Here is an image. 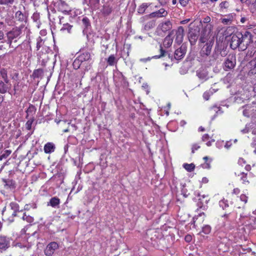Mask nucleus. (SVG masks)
Returning a JSON list of instances; mask_svg holds the SVG:
<instances>
[{"mask_svg": "<svg viewBox=\"0 0 256 256\" xmlns=\"http://www.w3.org/2000/svg\"><path fill=\"white\" fill-rule=\"evenodd\" d=\"M214 37L208 42H207L202 48L200 54L202 58L200 61L204 62V64L207 66H212L214 62L216 60L218 57V54L215 50L212 55L209 56L208 62H206L205 60L208 58V56L210 54L212 46L214 44Z\"/></svg>", "mask_w": 256, "mask_h": 256, "instance_id": "f257e3e1", "label": "nucleus"}, {"mask_svg": "<svg viewBox=\"0 0 256 256\" xmlns=\"http://www.w3.org/2000/svg\"><path fill=\"white\" fill-rule=\"evenodd\" d=\"M212 26L211 24H207L204 26V28L202 32L201 36L200 38V41L202 43H205L208 42L210 40V36H212Z\"/></svg>", "mask_w": 256, "mask_h": 256, "instance_id": "f03ea898", "label": "nucleus"}, {"mask_svg": "<svg viewBox=\"0 0 256 256\" xmlns=\"http://www.w3.org/2000/svg\"><path fill=\"white\" fill-rule=\"evenodd\" d=\"M186 52V46L184 44H182L180 48L176 49L174 53V57L172 54H168V56L172 60H179L182 59Z\"/></svg>", "mask_w": 256, "mask_h": 256, "instance_id": "7ed1b4c3", "label": "nucleus"}, {"mask_svg": "<svg viewBox=\"0 0 256 256\" xmlns=\"http://www.w3.org/2000/svg\"><path fill=\"white\" fill-rule=\"evenodd\" d=\"M168 12L166 10H165V9L162 8L157 11L150 14H149L142 16V21H144V20L154 18H161L166 17L168 16Z\"/></svg>", "mask_w": 256, "mask_h": 256, "instance_id": "20e7f679", "label": "nucleus"}, {"mask_svg": "<svg viewBox=\"0 0 256 256\" xmlns=\"http://www.w3.org/2000/svg\"><path fill=\"white\" fill-rule=\"evenodd\" d=\"M230 36V46L232 49L235 50L241 44L240 38H242L241 32H237L232 34Z\"/></svg>", "mask_w": 256, "mask_h": 256, "instance_id": "39448f33", "label": "nucleus"}, {"mask_svg": "<svg viewBox=\"0 0 256 256\" xmlns=\"http://www.w3.org/2000/svg\"><path fill=\"white\" fill-rule=\"evenodd\" d=\"M59 248L58 244L55 242L49 243L44 250V253L46 256H52L54 252Z\"/></svg>", "mask_w": 256, "mask_h": 256, "instance_id": "423d86ee", "label": "nucleus"}, {"mask_svg": "<svg viewBox=\"0 0 256 256\" xmlns=\"http://www.w3.org/2000/svg\"><path fill=\"white\" fill-rule=\"evenodd\" d=\"M142 17L140 18V22L142 24L144 29L145 30H150L154 28L156 24V22L154 20H151V18L142 20Z\"/></svg>", "mask_w": 256, "mask_h": 256, "instance_id": "0eeeda50", "label": "nucleus"}, {"mask_svg": "<svg viewBox=\"0 0 256 256\" xmlns=\"http://www.w3.org/2000/svg\"><path fill=\"white\" fill-rule=\"evenodd\" d=\"M10 246V239L5 236H0V252L6 250Z\"/></svg>", "mask_w": 256, "mask_h": 256, "instance_id": "6e6552de", "label": "nucleus"}, {"mask_svg": "<svg viewBox=\"0 0 256 256\" xmlns=\"http://www.w3.org/2000/svg\"><path fill=\"white\" fill-rule=\"evenodd\" d=\"M21 34L20 30L18 28L13 29L12 30L7 33L8 43L10 45L12 44V40L18 37Z\"/></svg>", "mask_w": 256, "mask_h": 256, "instance_id": "1a4fd4ad", "label": "nucleus"}, {"mask_svg": "<svg viewBox=\"0 0 256 256\" xmlns=\"http://www.w3.org/2000/svg\"><path fill=\"white\" fill-rule=\"evenodd\" d=\"M175 42L178 44H180L184 39V29L182 26H179L176 32Z\"/></svg>", "mask_w": 256, "mask_h": 256, "instance_id": "9d476101", "label": "nucleus"}, {"mask_svg": "<svg viewBox=\"0 0 256 256\" xmlns=\"http://www.w3.org/2000/svg\"><path fill=\"white\" fill-rule=\"evenodd\" d=\"M196 73L197 76L202 82L206 81L208 78V72L205 68H200L196 70Z\"/></svg>", "mask_w": 256, "mask_h": 256, "instance_id": "9b49d317", "label": "nucleus"}, {"mask_svg": "<svg viewBox=\"0 0 256 256\" xmlns=\"http://www.w3.org/2000/svg\"><path fill=\"white\" fill-rule=\"evenodd\" d=\"M172 28V24L170 20H166L164 22L160 23L158 26V29L162 30L163 32H166L170 30Z\"/></svg>", "mask_w": 256, "mask_h": 256, "instance_id": "f8f14e48", "label": "nucleus"}, {"mask_svg": "<svg viewBox=\"0 0 256 256\" xmlns=\"http://www.w3.org/2000/svg\"><path fill=\"white\" fill-rule=\"evenodd\" d=\"M241 36H242V38H240L241 44L246 43V44L248 45L252 42V35L250 32L246 31L244 34L241 32Z\"/></svg>", "mask_w": 256, "mask_h": 256, "instance_id": "ddd939ff", "label": "nucleus"}, {"mask_svg": "<svg viewBox=\"0 0 256 256\" xmlns=\"http://www.w3.org/2000/svg\"><path fill=\"white\" fill-rule=\"evenodd\" d=\"M11 86L12 84L10 81H8L7 83L4 80H0V93L4 94L7 92L11 88Z\"/></svg>", "mask_w": 256, "mask_h": 256, "instance_id": "4468645a", "label": "nucleus"}, {"mask_svg": "<svg viewBox=\"0 0 256 256\" xmlns=\"http://www.w3.org/2000/svg\"><path fill=\"white\" fill-rule=\"evenodd\" d=\"M113 10V6L112 4L110 1H108L103 6L102 12V14L104 16H108L110 15Z\"/></svg>", "mask_w": 256, "mask_h": 256, "instance_id": "2eb2a0df", "label": "nucleus"}, {"mask_svg": "<svg viewBox=\"0 0 256 256\" xmlns=\"http://www.w3.org/2000/svg\"><path fill=\"white\" fill-rule=\"evenodd\" d=\"M172 32H170L164 39L163 45L166 48H170L173 42Z\"/></svg>", "mask_w": 256, "mask_h": 256, "instance_id": "dca6fc26", "label": "nucleus"}, {"mask_svg": "<svg viewBox=\"0 0 256 256\" xmlns=\"http://www.w3.org/2000/svg\"><path fill=\"white\" fill-rule=\"evenodd\" d=\"M56 149L55 144L53 142H47L44 146V150L46 154H51L54 152Z\"/></svg>", "mask_w": 256, "mask_h": 256, "instance_id": "f3484780", "label": "nucleus"}, {"mask_svg": "<svg viewBox=\"0 0 256 256\" xmlns=\"http://www.w3.org/2000/svg\"><path fill=\"white\" fill-rule=\"evenodd\" d=\"M60 204V200L56 196H54L51 198L50 201L47 203L48 206H51L54 208H58Z\"/></svg>", "mask_w": 256, "mask_h": 256, "instance_id": "a211bd4d", "label": "nucleus"}, {"mask_svg": "<svg viewBox=\"0 0 256 256\" xmlns=\"http://www.w3.org/2000/svg\"><path fill=\"white\" fill-rule=\"evenodd\" d=\"M78 58L82 62L89 61L91 59L90 54L88 52H84L80 54Z\"/></svg>", "mask_w": 256, "mask_h": 256, "instance_id": "6ab92c4d", "label": "nucleus"}, {"mask_svg": "<svg viewBox=\"0 0 256 256\" xmlns=\"http://www.w3.org/2000/svg\"><path fill=\"white\" fill-rule=\"evenodd\" d=\"M152 4L151 3L144 2L138 8L137 12L142 14L145 12L146 10Z\"/></svg>", "mask_w": 256, "mask_h": 256, "instance_id": "aec40b11", "label": "nucleus"}, {"mask_svg": "<svg viewBox=\"0 0 256 256\" xmlns=\"http://www.w3.org/2000/svg\"><path fill=\"white\" fill-rule=\"evenodd\" d=\"M209 201L208 196L202 195V198H200L198 199V206L200 208H202L204 204H207Z\"/></svg>", "mask_w": 256, "mask_h": 256, "instance_id": "412c9836", "label": "nucleus"}, {"mask_svg": "<svg viewBox=\"0 0 256 256\" xmlns=\"http://www.w3.org/2000/svg\"><path fill=\"white\" fill-rule=\"evenodd\" d=\"M106 61L109 66H113L117 64L118 59L114 54H111L107 58Z\"/></svg>", "mask_w": 256, "mask_h": 256, "instance_id": "4be33fe9", "label": "nucleus"}, {"mask_svg": "<svg viewBox=\"0 0 256 256\" xmlns=\"http://www.w3.org/2000/svg\"><path fill=\"white\" fill-rule=\"evenodd\" d=\"M235 66V63L230 59H227L224 62V70H229L233 68Z\"/></svg>", "mask_w": 256, "mask_h": 256, "instance_id": "5701e85b", "label": "nucleus"}, {"mask_svg": "<svg viewBox=\"0 0 256 256\" xmlns=\"http://www.w3.org/2000/svg\"><path fill=\"white\" fill-rule=\"evenodd\" d=\"M210 113L211 114L214 113V117H215L216 114L222 113V112L220 111V107L214 106L210 108Z\"/></svg>", "mask_w": 256, "mask_h": 256, "instance_id": "b1692460", "label": "nucleus"}, {"mask_svg": "<svg viewBox=\"0 0 256 256\" xmlns=\"http://www.w3.org/2000/svg\"><path fill=\"white\" fill-rule=\"evenodd\" d=\"M198 38V34L195 33H190L189 40L191 44H194Z\"/></svg>", "mask_w": 256, "mask_h": 256, "instance_id": "393cba45", "label": "nucleus"}, {"mask_svg": "<svg viewBox=\"0 0 256 256\" xmlns=\"http://www.w3.org/2000/svg\"><path fill=\"white\" fill-rule=\"evenodd\" d=\"M0 75H1V76H2V78L4 80V82L8 83V82L10 81V80H9L8 78V72H7V70L6 69H4V68L1 69L0 70Z\"/></svg>", "mask_w": 256, "mask_h": 256, "instance_id": "a878e982", "label": "nucleus"}, {"mask_svg": "<svg viewBox=\"0 0 256 256\" xmlns=\"http://www.w3.org/2000/svg\"><path fill=\"white\" fill-rule=\"evenodd\" d=\"M15 16L17 20L21 22L24 21L25 20V16L24 14L20 10L16 12Z\"/></svg>", "mask_w": 256, "mask_h": 256, "instance_id": "bb28decb", "label": "nucleus"}, {"mask_svg": "<svg viewBox=\"0 0 256 256\" xmlns=\"http://www.w3.org/2000/svg\"><path fill=\"white\" fill-rule=\"evenodd\" d=\"M211 232V227L209 225H205L202 228V232H200L198 234L202 235V233H204L206 234H209Z\"/></svg>", "mask_w": 256, "mask_h": 256, "instance_id": "cd10ccee", "label": "nucleus"}, {"mask_svg": "<svg viewBox=\"0 0 256 256\" xmlns=\"http://www.w3.org/2000/svg\"><path fill=\"white\" fill-rule=\"evenodd\" d=\"M238 176H240V180H242V183L244 184H248L249 182L247 180V174L244 172H242L238 174Z\"/></svg>", "mask_w": 256, "mask_h": 256, "instance_id": "c85d7f7f", "label": "nucleus"}, {"mask_svg": "<svg viewBox=\"0 0 256 256\" xmlns=\"http://www.w3.org/2000/svg\"><path fill=\"white\" fill-rule=\"evenodd\" d=\"M12 153V150H5L1 152L0 155V160H2L4 158H6L10 154Z\"/></svg>", "mask_w": 256, "mask_h": 256, "instance_id": "c756f323", "label": "nucleus"}, {"mask_svg": "<svg viewBox=\"0 0 256 256\" xmlns=\"http://www.w3.org/2000/svg\"><path fill=\"white\" fill-rule=\"evenodd\" d=\"M82 62L79 60V58L77 57L73 62L72 66L74 69H78L80 66L82 64Z\"/></svg>", "mask_w": 256, "mask_h": 256, "instance_id": "7c9ffc66", "label": "nucleus"}, {"mask_svg": "<svg viewBox=\"0 0 256 256\" xmlns=\"http://www.w3.org/2000/svg\"><path fill=\"white\" fill-rule=\"evenodd\" d=\"M183 166L187 171L189 172L193 171L195 168V166L193 164H183Z\"/></svg>", "mask_w": 256, "mask_h": 256, "instance_id": "2f4dec72", "label": "nucleus"}, {"mask_svg": "<svg viewBox=\"0 0 256 256\" xmlns=\"http://www.w3.org/2000/svg\"><path fill=\"white\" fill-rule=\"evenodd\" d=\"M22 218L28 223H31L34 221V218L29 215H26V213H24Z\"/></svg>", "mask_w": 256, "mask_h": 256, "instance_id": "473e14b6", "label": "nucleus"}, {"mask_svg": "<svg viewBox=\"0 0 256 256\" xmlns=\"http://www.w3.org/2000/svg\"><path fill=\"white\" fill-rule=\"evenodd\" d=\"M14 2V0H0V5L11 6Z\"/></svg>", "mask_w": 256, "mask_h": 256, "instance_id": "72a5a7b5", "label": "nucleus"}, {"mask_svg": "<svg viewBox=\"0 0 256 256\" xmlns=\"http://www.w3.org/2000/svg\"><path fill=\"white\" fill-rule=\"evenodd\" d=\"M44 44V42L40 36H38L36 39V50H38L42 47V46Z\"/></svg>", "mask_w": 256, "mask_h": 256, "instance_id": "f704fd0d", "label": "nucleus"}, {"mask_svg": "<svg viewBox=\"0 0 256 256\" xmlns=\"http://www.w3.org/2000/svg\"><path fill=\"white\" fill-rule=\"evenodd\" d=\"M10 207L14 211L19 210V205L16 202H12L10 204Z\"/></svg>", "mask_w": 256, "mask_h": 256, "instance_id": "c9c22d12", "label": "nucleus"}, {"mask_svg": "<svg viewBox=\"0 0 256 256\" xmlns=\"http://www.w3.org/2000/svg\"><path fill=\"white\" fill-rule=\"evenodd\" d=\"M219 204L220 207H222L223 209L226 208L228 206V200L224 199H223L220 201Z\"/></svg>", "mask_w": 256, "mask_h": 256, "instance_id": "e433bc0d", "label": "nucleus"}, {"mask_svg": "<svg viewBox=\"0 0 256 256\" xmlns=\"http://www.w3.org/2000/svg\"><path fill=\"white\" fill-rule=\"evenodd\" d=\"M4 23L0 22V40H2L4 38V34L2 29L4 28Z\"/></svg>", "mask_w": 256, "mask_h": 256, "instance_id": "4c0bfd02", "label": "nucleus"}, {"mask_svg": "<svg viewBox=\"0 0 256 256\" xmlns=\"http://www.w3.org/2000/svg\"><path fill=\"white\" fill-rule=\"evenodd\" d=\"M160 54L158 56H154L156 58H160L161 57L164 56H166V54H167V52L164 50H163L162 46H160Z\"/></svg>", "mask_w": 256, "mask_h": 256, "instance_id": "58836bf2", "label": "nucleus"}, {"mask_svg": "<svg viewBox=\"0 0 256 256\" xmlns=\"http://www.w3.org/2000/svg\"><path fill=\"white\" fill-rule=\"evenodd\" d=\"M212 160H210L207 162H204V164H201L202 168H210V163Z\"/></svg>", "mask_w": 256, "mask_h": 256, "instance_id": "ea45409f", "label": "nucleus"}, {"mask_svg": "<svg viewBox=\"0 0 256 256\" xmlns=\"http://www.w3.org/2000/svg\"><path fill=\"white\" fill-rule=\"evenodd\" d=\"M72 28V26L67 23L63 25L62 30H67L68 32H70Z\"/></svg>", "mask_w": 256, "mask_h": 256, "instance_id": "a19ab883", "label": "nucleus"}, {"mask_svg": "<svg viewBox=\"0 0 256 256\" xmlns=\"http://www.w3.org/2000/svg\"><path fill=\"white\" fill-rule=\"evenodd\" d=\"M100 0H89V4L91 6H96L100 4Z\"/></svg>", "mask_w": 256, "mask_h": 256, "instance_id": "79ce46f5", "label": "nucleus"}, {"mask_svg": "<svg viewBox=\"0 0 256 256\" xmlns=\"http://www.w3.org/2000/svg\"><path fill=\"white\" fill-rule=\"evenodd\" d=\"M82 22L83 24L85 26L86 28H87L90 26V21L88 18L85 17L82 20Z\"/></svg>", "mask_w": 256, "mask_h": 256, "instance_id": "37998d69", "label": "nucleus"}, {"mask_svg": "<svg viewBox=\"0 0 256 256\" xmlns=\"http://www.w3.org/2000/svg\"><path fill=\"white\" fill-rule=\"evenodd\" d=\"M43 73L42 69H38L34 71V74L35 76L39 77Z\"/></svg>", "mask_w": 256, "mask_h": 256, "instance_id": "c03bdc74", "label": "nucleus"}, {"mask_svg": "<svg viewBox=\"0 0 256 256\" xmlns=\"http://www.w3.org/2000/svg\"><path fill=\"white\" fill-rule=\"evenodd\" d=\"M36 208V204H26L25 205L24 209V210H30V208Z\"/></svg>", "mask_w": 256, "mask_h": 256, "instance_id": "a18cd8bd", "label": "nucleus"}, {"mask_svg": "<svg viewBox=\"0 0 256 256\" xmlns=\"http://www.w3.org/2000/svg\"><path fill=\"white\" fill-rule=\"evenodd\" d=\"M33 120H28L26 124V126L27 130H30L32 128V124Z\"/></svg>", "mask_w": 256, "mask_h": 256, "instance_id": "49530a36", "label": "nucleus"}, {"mask_svg": "<svg viewBox=\"0 0 256 256\" xmlns=\"http://www.w3.org/2000/svg\"><path fill=\"white\" fill-rule=\"evenodd\" d=\"M246 4L248 6H254L255 4H256V0H248Z\"/></svg>", "mask_w": 256, "mask_h": 256, "instance_id": "de8ad7c7", "label": "nucleus"}, {"mask_svg": "<svg viewBox=\"0 0 256 256\" xmlns=\"http://www.w3.org/2000/svg\"><path fill=\"white\" fill-rule=\"evenodd\" d=\"M17 212H20L18 210V211H14L13 213L12 214V219H9L8 218V220L10 222H12L14 221V216H20L18 215L17 214Z\"/></svg>", "mask_w": 256, "mask_h": 256, "instance_id": "09e8293b", "label": "nucleus"}, {"mask_svg": "<svg viewBox=\"0 0 256 256\" xmlns=\"http://www.w3.org/2000/svg\"><path fill=\"white\" fill-rule=\"evenodd\" d=\"M200 148V146H199L197 144H194L192 146V153L194 154V152L195 150H198V148Z\"/></svg>", "mask_w": 256, "mask_h": 256, "instance_id": "8fccbe9b", "label": "nucleus"}, {"mask_svg": "<svg viewBox=\"0 0 256 256\" xmlns=\"http://www.w3.org/2000/svg\"><path fill=\"white\" fill-rule=\"evenodd\" d=\"M188 2V0H180V4L182 6H185Z\"/></svg>", "mask_w": 256, "mask_h": 256, "instance_id": "3c124183", "label": "nucleus"}, {"mask_svg": "<svg viewBox=\"0 0 256 256\" xmlns=\"http://www.w3.org/2000/svg\"><path fill=\"white\" fill-rule=\"evenodd\" d=\"M240 199L242 201L244 202L245 204L248 201V197L244 194H242L240 196Z\"/></svg>", "mask_w": 256, "mask_h": 256, "instance_id": "603ef678", "label": "nucleus"}, {"mask_svg": "<svg viewBox=\"0 0 256 256\" xmlns=\"http://www.w3.org/2000/svg\"><path fill=\"white\" fill-rule=\"evenodd\" d=\"M184 240L186 242H190L192 240V236L190 234H188L185 236Z\"/></svg>", "mask_w": 256, "mask_h": 256, "instance_id": "864d4df0", "label": "nucleus"}, {"mask_svg": "<svg viewBox=\"0 0 256 256\" xmlns=\"http://www.w3.org/2000/svg\"><path fill=\"white\" fill-rule=\"evenodd\" d=\"M209 136L208 134H204L202 137V141H206L209 139Z\"/></svg>", "mask_w": 256, "mask_h": 256, "instance_id": "5fc2aeb1", "label": "nucleus"}, {"mask_svg": "<svg viewBox=\"0 0 256 256\" xmlns=\"http://www.w3.org/2000/svg\"><path fill=\"white\" fill-rule=\"evenodd\" d=\"M210 21V18L209 16H206L204 20V22L207 24H209L208 22Z\"/></svg>", "mask_w": 256, "mask_h": 256, "instance_id": "6e6d98bb", "label": "nucleus"}, {"mask_svg": "<svg viewBox=\"0 0 256 256\" xmlns=\"http://www.w3.org/2000/svg\"><path fill=\"white\" fill-rule=\"evenodd\" d=\"M232 146V142H226L224 145V147L228 149L229 148Z\"/></svg>", "mask_w": 256, "mask_h": 256, "instance_id": "4d7b16f0", "label": "nucleus"}, {"mask_svg": "<svg viewBox=\"0 0 256 256\" xmlns=\"http://www.w3.org/2000/svg\"><path fill=\"white\" fill-rule=\"evenodd\" d=\"M240 192V190L238 188H236L234 189L232 193L237 194H238Z\"/></svg>", "mask_w": 256, "mask_h": 256, "instance_id": "13d9d810", "label": "nucleus"}, {"mask_svg": "<svg viewBox=\"0 0 256 256\" xmlns=\"http://www.w3.org/2000/svg\"><path fill=\"white\" fill-rule=\"evenodd\" d=\"M247 20L248 19L246 18L242 17L240 20V22L242 24H244Z\"/></svg>", "mask_w": 256, "mask_h": 256, "instance_id": "bf43d9fd", "label": "nucleus"}, {"mask_svg": "<svg viewBox=\"0 0 256 256\" xmlns=\"http://www.w3.org/2000/svg\"><path fill=\"white\" fill-rule=\"evenodd\" d=\"M228 4L226 2H222L220 4V6L221 8L224 7L226 8V5Z\"/></svg>", "mask_w": 256, "mask_h": 256, "instance_id": "052dcab7", "label": "nucleus"}, {"mask_svg": "<svg viewBox=\"0 0 256 256\" xmlns=\"http://www.w3.org/2000/svg\"><path fill=\"white\" fill-rule=\"evenodd\" d=\"M203 97L206 100H208L209 99V96H208V94L207 93H204Z\"/></svg>", "mask_w": 256, "mask_h": 256, "instance_id": "680f3d73", "label": "nucleus"}, {"mask_svg": "<svg viewBox=\"0 0 256 256\" xmlns=\"http://www.w3.org/2000/svg\"><path fill=\"white\" fill-rule=\"evenodd\" d=\"M243 114L246 116H248L249 114L246 110H244L243 111Z\"/></svg>", "mask_w": 256, "mask_h": 256, "instance_id": "e2e57ef3", "label": "nucleus"}, {"mask_svg": "<svg viewBox=\"0 0 256 256\" xmlns=\"http://www.w3.org/2000/svg\"><path fill=\"white\" fill-rule=\"evenodd\" d=\"M202 182L204 183H207L208 182V179L206 178H203Z\"/></svg>", "mask_w": 256, "mask_h": 256, "instance_id": "0e129e2a", "label": "nucleus"}, {"mask_svg": "<svg viewBox=\"0 0 256 256\" xmlns=\"http://www.w3.org/2000/svg\"><path fill=\"white\" fill-rule=\"evenodd\" d=\"M67 6H68V5L65 2H63L61 3V6H62L63 8H64Z\"/></svg>", "mask_w": 256, "mask_h": 256, "instance_id": "69168bd1", "label": "nucleus"}, {"mask_svg": "<svg viewBox=\"0 0 256 256\" xmlns=\"http://www.w3.org/2000/svg\"><path fill=\"white\" fill-rule=\"evenodd\" d=\"M203 160H204V162H207L210 160V159L208 156H206L203 158Z\"/></svg>", "mask_w": 256, "mask_h": 256, "instance_id": "338daca9", "label": "nucleus"}, {"mask_svg": "<svg viewBox=\"0 0 256 256\" xmlns=\"http://www.w3.org/2000/svg\"><path fill=\"white\" fill-rule=\"evenodd\" d=\"M198 130L200 132H204V128L202 126H200L198 128Z\"/></svg>", "mask_w": 256, "mask_h": 256, "instance_id": "774afa93", "label": "nucleus"}]
</instances>
